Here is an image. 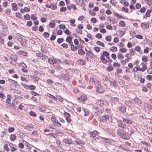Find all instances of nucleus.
<instances>
[{
    "label": "nucleus",
    "mask_w": 152,
    "mask_h": 152,
    "mask_svg": "<svg viewBox=\"0 0 152 152\" xmlns=\"http://www.w3.org/2000/svg\"><path fill=\"white\" fill-rule=\"evenodd\" d=\"M152 11L149 10H148L145 13L146 16H145L143 17V18H146V17H149L150 16V13Z\"/></svg>",
    "instance_id": "obj_40"
},
{
    "label": "nucleus",
    "mask_w": 152,
    "mask_h": 152,
    "mask_svg": "<svg viewBox=\"0 0 152 152\" xmlns=\"http://www.w3.org/2000/svg\"><path fill=\"white\" fill-rule=\"evenodd\" d=\"M17 136L15 134H12L10 135L9 139L11 142L14 141L17 139Z\"/></svg>",
    "instance_id": "obj_16"
},
{
    "label": "nucleus",
    "mask_w": 152,
    "mask_h": 152,
    "mask_svg": "<svg viewBox=\"0 0 152 152\" xmlns=\"http://www.w3.org/2000/svg\"><path fill=\"white\" fill-rule=\"evenodd\" d=\"M126 7L123 6L121 7V11L122 12H124L126 13H128L129 12V9Z\"/></svg>",
    "instance_id": "obj_27"
},
{
    "label": "nucleus",
    "mask_w": 152,
    "mask_h": 152,
    "mask_svg": "<svg viewBox=\"0 0 152 152\" xmlns=\"http://www.w3.org/2000/svg\"><path fill=\"white\" fill-rule=\"evenodd\" d=\"M132 70L133 71L135 72H137L138 71H141L142 72V68H140L138 66L135 67L132 69Z\"/></svg>",
    "instance_id": "obj_28"
},
{
    "label": "nucleus",
    "mask_w": 152,
    "mask_h": 152,
    "mask_svg": "<svg viewBox=\"0 0 152 152\" xmlns=\"http://www.w3.org/2000/svg\"><path fill=\"white\" fill-rule=\"evenodd\" d=\"M119 27H124L126 26V22L123 20H120L119 22Z\"/></svg>",
    "instance_id": "obj_18"
},
{
    "label": "nucleus",
    "mask_w": 152,
    "mask_h": 152,
    "mask_svg": "<svg viewBox=\"0 0 152 152\" xmlns=\"http://www.w3.org/2000/svg\"><path fill=\"white\" fill-rule=\"evenodd\" d=\"M109 50L112 52H116L118 51V48L116 46H113L110 48Z\"/></svg>",
    "instance_id": "obj_31"
},
{
    "label": "nucleus",
    "mask_w": 152,
    "mask_h": 152,
    "mask_svg": "<svg viewBox=\"0 0 152 152\" xmlns=\"http://www.w3.org/2000/svg\"><path fill=\"white\" fill-rule=\"evenodd\" d=\"M15 16L18 18L21 19L22 18V14L19 12H17L15 13Z\"/></svg>",
    "instance_id": "obj_41"
},
{
    "label": "nucleus",
    "mask_w": 152,
    "mask_h": 152,
    "mask_svg": "<svg viewBox=\"0 0 152 152\" xmlns=\"http://www.w3.org/2000/svg\"><path fill=\"white\" fill-rule=\"evenodd\" d=\"M145 109L149 112L152 111V107L149 104H145L144 105Z\"/></svg>",
    "instance_id": "obj_11"
},
{
    "label": "nucleus",
    "mask_w": 152,
    "mask_h": 152,
    "mask_svg": "<svg viewBox=\"0 0 152 152\" xmlns=\"http://www.w3.org/2000/svg\"><path fill=\"white\" fill-rule=\"evenodd\" d=\"M86 56L89 57L90 58L94 59H95L97 58V56L95 55L91 50L87 51L86 53Z\"/></svg>",
    "instance_id": "obj_5"
},
{
    "label": "nucleus",
    "mask_w": 152,
    "mask_h": 152,
    "mask_svg": "<svg viewBox=\"0 0 152 152\" xmlns=\"http://www.w3.org/2000/svg\"><path fill=\"white\" fill-rule=\"evenodd\" d=\"M105 40L108 42H110L112 39V36L110 35H108L105 37Z\"/></svg>",
    "instance_id": "obj_43"
},
{
    "label": "nucleus",
    "mask_w": 152,
    "mask_h": 152,
    "mask_svg": "<svg viewBox=\"0 0 152 152\" xmlns=\"http://www.w3.org/2000/svg\"><path fill=\"white\" fill-rule=\"evenodd\" d=\"M48 62L51 64H54L56 63V61L54 59L49 58H48Z\"/></svg>",
    "instance_id": "obj_37"
},
{
    "label": "nucleus",
    "mask_w": 152,
    "mask_h": 152,
    "mask_svg": "<svg viewBox=\"0 0 152 152\" xmlns=\"http://www.w3.org/2000/svg\"><path fill=\"white\" fill-rule=\"evenodd\" d=\"M118 110L121 113H124L126 111V108L124 105H122L119 107Z\"/></svg>",
    "instance_id": "obj_9"
},
{
    "label": "nucleus",
    "mask_w": 152,
    "mask_h": 152,
    "mask_svg": "<svg viewBox=\"0 0 152 152\" xmlns=\"http://www.w3.org/2000/svg\"><path fill=\"white\" fill-rule=\"evenodd\" d=\"M131 56L132 54L128 53H126L125 55V57H126L128 59H131L132 58L131 57Z\"/></svg>",
    "instance_id": "obj_58"
},
{
    "label": "nucleus",
    "mask_w": 152,
    "mask_h": 152,
    "mask_svg": "<svg viewBox=\"0 0 152 152\" xmlns=\"http://www.w3.org/2000/svg\"><path fill=\"white\" fill-rule=\"evenodd\" d=\"M64 116L68 123L71 122L72 120L70 118L71 115L69 114L64 111Z\"/></svg>",
    "instance_id": "obj_6"
},
{
    "label": "nucleus",
    "mask_w": 152,
    "mask_h": 152,
    "mask_svg": "<svg viewBox=\"0 0 152 152\" xmlns=\"http://www.w3.org/2000/svg\"><path fill=\"white\" fill-rule=\"evenodd\" d=\"M0 98L1 99V100L4 99L5 98V96L2 91L0 92Z\"/></svg>",
    "instance_id": "obj_49"
},
{
    "label": "nucleus",
    "mask_w": 152,
    "mask_h": 152,
    "mask_svg": "<svg viewBox=\"0 0 152 152\" xmlns=\"http://www.w3.org/2000/svg\"><path fill=\"white\" fill-rule=\"evenodd\" d=\"M49 26L51 28H54L56 26V23L55 20H51V21L49 23Z\"/></svg>",
    "instance_id": "obj_22"
},
{
    "label": "nucleus",
    "mask_w": 152,
    "mask_h": 152,
    "mask_svg": "<svg viewBox=\"0 0 152 152\" xmlns=\"http://www.w3.org/2000/svg\"><path fill=\"white\" fill-rule=\"evenodd\" d=\"M149 28V24L148 23H143V28L145 29H148Z\"/></svg>",
    "instance_id": "obj_44"
},
{
    "label": "nucleus",
    "mask_w": 152,
    "mask_h": 152,
    "mask_svg": "<svg viewBox=\"0 0 152 152\" xmlns=\"http://www.w3.org/2000/svg\"><path fill=\"white\" fill-rule=\"evenodd\" d=\"M94 50L97 53H99L100 51V48L98 47H96L94 48Z\"/></svg>",
    "instance_id": "obj_62"
},
{
    "label": "nucleus",
    "mask_w": 152,
    "mask_h": 152,
    "mask_svg": "<svg viewBox=\"0 0 152 152\" xmlns=\"http://www.w3.org/2000/svg\"><path fill=\"white\" fill-rule=\"evenodd\" d=\"M23 18L24 19L26 20H28L30 19V15L28 14H26L23 16Z\"/></svg>",
    "instance_id": "obj_50"
},
{
    "label": "nucleus",
    "mask_w": 152,
    "mask_h": 152,
    "mask_svg": "<svg viewBox=\"0 0 152 152\" xmlns=\"http://www.w3.org/2000/svg\"><path fill=\"white\" fill-rule=\"evenodd\" d=\"M78 53L80 55L82 56L84 54L85 52L83 50L80 49L78 50Z\"/></svg>",
    "instance_id": "obj_46"
},
{
    "label": "nucleus",
    "mask_w": 152,
    "mask_h": 152,
    "mask_svg": "<svg viewBox=\"0 0 152 152\" xmlns=\"http://www.w3.org/2000/svg\"><path fill=\"white\" fill-rule=\"evenodd\" d=\"M120 51L123 53H125L127 52V49L125 48H122L120 49Z\"/></svg>",
    "instance_id": "obj_59"
},
{
    "label": "nucleus",
    "mask_w": 152,
    "mask_h": 152,
    "mask_svg": "<svg viewBox=\"0 0 152 152\" xmlns=\"http://www.w3.org/2000/svg\"><path fill=\"white\" fill-rule=\"evenodd\" d=\"M51 120L54 126L58 127H60L61 126V124L57 120L56 118L54 116H52L51 117Z\"/></svg>",
    "instance_id": "obj_4"
},
{
    "label": "nucleus",
    "mask_w": 152,
    "mask_h": 152,
    "mask_svg": "<svg viewBox=\"0 0 152 152\" xmlns=\"http://www.w3.org/2000/svg\"><path fill=\"white\" fill-rule=\"evenodd\" d=\"M8 27L7 26H4L3 27L2 29V31L4 33L7 31Z\"/></svg>",
    "instance_id": "obj_45"
},
{
    "label": "nucleus",
    "mask_w": 152,
    "mask_h": 152,
    "mask_svg": "<svg viewBox=\"0 0 152 152\" xmlns=\"http://www.w3.org/2000/svg\"><path fill=\"white\" fill-rule=\"evenodd\" d=\"M15 128L14 127H9L8 128V130L9 133L15 131Z\"/></svg>",
    "instance_id": "obj_54"
},
{
    "label": "nucleus",
    "mask_w": 152,
    "mask_h": 152,
    "mask_svg": "<svg viewBox=\"0 0 152 152\" xmlns=\"http://www.w3.org/2000/svg\"><path fill=\"white\" fill-rule=\"evenodd\" d=\"M117 124L118 126L123 129L126 126V124L123 123L122 121L121 120H118L117 121Z\"/></svg>",
    "instance_id": "obj_12"
},
{
    "label": "nucleus",
    "mask_w": 152,
    "mask_h": 152,
    "mask_svg": "<svg viewBox=\"0 0 152 152\" xmlns=\"http://www.w3.org/2000/svg\"><path fill=\"white\" fill-rule=\"evenodd\" d=\"M72 38L71 36H68L66 37V41L68 43L72 44Z\"/></svg>",
    "instance_id": "obj_26"
},
{
    "label": "nucleus",
    "mask_w": 152,
    "mask_h": 152,
    "mask_svg": "<svg viewBox=\"0 0 152 152\" xmlns=\"http://www.w3.org/2000/svg\"><path fill=\"white\" fill-rule=\"evenodd\" d=\"M39 58H41L42 60L45 61L47 59L48 57L46 55L42 54L41 56Z\"/></svg>",
    "instance_id": "obj_55"
},
{
    "label": "nucleus",
    "mask_w": 152,
    "mask_h": 152,
    "mask_svg": "<svg viewBox=\"0 0 152 152\" xmlns=\"http://www.w3.org/2000/svg\"><path fill=\"white\" fill-rule=\"evenodd\" d=\"M61 46L64 49H67L68 48V45L67 43H63L61 45Z\"/></svg>",
    "instance_id": "obj_60"
},
{
    "label": "nucleus",
    "mask_w": 152,
    "mask_h": 152,
    "mask_svg": "<svg viewBox=\"0 0 152 152\" xmlns=\"http://www.w3.org/2000/svg\"><path fill=\"white\" fill-rule=\"evenodd\" d=\"M96 43L98 45L102 46V47H104V44L100 41H97Z\"/></svg>",
    "instance_id": "obj_47"
},
{
    "label": "nucleus",
    "mask_w": 152,
    "mask_h": 152,
    "mask_svg": "<svg viewBox=\"0 0 152 152\" xmlns=\"http://www.w3.org/2000/svg\"><path fill=\"white\" fill-rule=\"evenodd\" d=\"M77 62L80 65H84L86 64L85 60L83 59H80L77 61Z\"/></svg>",
    "instance_id": "obj_29"
},
{
    "label": "nucleus",
    "mask_w": 152,
    "mask_h": 152,
    "mask_svg": "<svg viewBox=\"0 0 152 152\" xmlns=\"http://www.w3.org/2000/svg\"><path fill=\"white\" fill-rule=\"evenodd\" d=\"M87 99L86 95L83 94L80 97L77 98V100L81 102H84Z\"/></svg>",
    "instance_id": "obj_7"
},
{
    "label": "nucleus",
    "mask_w": 152,
    "mask_h": 152,
    "mask_svg": "<svg viewBox=\"0 0 152 152\" xmlns=\"http://www.w3.org/2000/svg\"><path fill=\"white\" fill-rule=\"evenodd\" d=\"M117 134L121 138L124 140H129L130 138L128 134L121 129H118Z\"/></svg>",
    "instance_id": "obj_3"
},
{
    "label": "nucleus",
    "mask_w": 152,
    "mask_h": 152,
    "mask_svg": "<svg viewBox=\"0 0 152 152\" xmlns=\"http://www.w3.org/2000/svg\"><path fill=\"white\" fill-rule=\"evenodd\" d=\"M114 15L116 18L118 19H124L125 18L122 15H121L116 12H113Z\"/></svg>",
    "instance_id": "obj_23"
},
{
    "label": "nucleus",
    "mask_w": 152,
    "mask_h": 152,
    "mask_svg": "<svg viewBox=\"0 0 152 152\" xmlns=\"http://www.w3.org/2000/svg\"><path fill=\"white\" fill-rule=\"evenodd\" d=\"M141 47L139 46H137L134 48V50L135 51L139 52L140 54H142V53L141 51Z\"/></svg>",
    "instance_id": "obj_34"
},
{
    "label": "nucleus",
    "mask_w": 152,
    "mask_h": 152,
    "mask_svg": "<svg viewBox=\"0 0 152 152\" xmlns=\"http://www.w3.org/2000/svg\"><path fill=\"white\" fill-rule=\"evenodd\" d=\"M94 11H93L92 10H90L89 11V14L92 16H95L96 15V13L94 12Z\"/></svg>",
    "instance_id": "obj_51"
},
{
    "label": "nucleus",
    "mask_w": 152,
    "mask_h": 152,
    "mask_svg": "<svg viewBox=\"0 0 152 152\" xmlns=\"http://www.w3.org/2000/svg\"><path fill=\"white\" fill-rule=\"evenodd\" d=\"M69 22L70 23L71 26L74 27L76 26V25L74 24L75 22V19H71L69 20Z\"/></svg>",
    "instance_id": "obj_35"
},
{
    "label": "nucleus",
    "mask_w": 152,
    "mask_h": 152,
    "mask_svg": "<svg viewBox=\"0 0 152 152\" xmlns=\"http://www.w3.org/2000/svg\"><path fill=\"white\" fill-rule=\"evenodd\" d=\"M57 7L56 4H51V8L52 10H54L57 9Z\"/></svg>",
    "instance_id": "obj_57"
},
{
    "label": "nucleus",
    "mask_w": 152,
    "mask_h": 152,
    "mask_svg": "<svg viewBox=\"0 0 152 152\" xmlns=\"http://www.w3.org/2000/svg\"><path fill=\"white\" fill-rule=\"evenodd\" d=\"M63 142L66 144H72L73 143V141L71 139L64 138L63 140Z\"/></svg>",
    "instance_id": "obj_13"
},
{
    "label": "nucleus",
    "mask_w": 152,
    "mask_h": 152,
    "mask_svg": "<svg viewBox=\"0 0 152 152\" xmlns=\"http://www.w3.org/2000/svg\"><path fill=\"white\" fill-rule=\"evenodd\" d=\"M17 53L19 55H22L24 56H26L27 55V53L26 52L22 50H18Z\"/></svg>",
    "instance_id": "obj_21"
},
{
    "label": "nucleus",
    "mask_w": 152,
    "mask_h": 152,
    "mask_svg": "<svg viewBox=\"0 0 152 152\" xmlns=\"http://www.w3.org/2000/svg\"><path fill=\"white\" fill-rule=\"evenodd\" d=\"M118 59L119 60H121L124 58V56L121 53H118L117 55Z\"/></svg>",
    "instance_id": "obj_39"
},
{
    "label": "nucleus",
    "mask_w": 152,
    "mask_h": 152,
    "mask_svg": "<svg viewBox=\"0 0 152 152\" xmlns=\"http://www.w3.org/2000/svg\"><path fill=\"white\" fill-rule=\"evenodd\" d=\"M95 37L97 38L100 39L102 38V35L100 33H97Z\"/></svg>",
    "instance_id": "obj_61"
},
{
    "label": "nucleus",
    "mask_w": 152,
    "mask_h": 152,
    "mask_svg": "<svg viewBox=\"0 0 152 152\" xmlns=\"http://www.w3.org/2000/svg\"><path fill=\"white\" fill-rule=\"evenodd\" d=\"M119 32V36L120 37H121L123 35H124L126 33V32L125 31L122 30H120L118 31Z\"/></svg>",
    "instance_id": "obj_42"
},
{
    "label": "nucleus",
    "mask_w": 152,
    "mask_h": 152,
    "mask_svg": "<svg viewBox=\"0 0 152 152\" xmlns=\"http://www.w3.org/2000/svg\"><path fill=\"white\" fill-rule=\"evenodd\" d=\"M11 12V10L10 8H7L5 10V13L7 15H10Z\"/></svg>",
    "instance_id": "obj_56"
},
{
    "label": "nucleus",
    "mask_w": 152,
    "mask_h": 152,
    "mask_svg": "<svg viewBox=\"0 0 152 152\" xmlns=\"http://www.w3.org/2000/svg\"><path fill=\"white\" fill-rule=\"evenodd\" d=\"M89 83L90 84H94L96 88V92L99 94L103 93L105 91L104 88L100 85V82L97 80L95 78H92L90 79Z\"/></svg>",
    "instance_id": "obj_1"
},
{
    "label": "nucleus",
    "mask_w": 152,
    "mask_h": 152,
    "mask_svg": "<svg viewBox=\"0 0 152 152\" xmlns=\"http://www.w3.org/2000/svg\"><path fill=\"white\" fill-rule=\"evenodd\" d=\"M11 6H12V10L14 11H17L18 9L17 4L15 3L11 4Z\"/></svg>",
    "instance_id": "obj_17"
},
{
    "label": "nucleus",
    "mask_w": 152,
    "mask_h": 152,
    "mask_svg": "<svg viewBox=\"0 0 152 152\" xmlns=\"http://www.w3.org/2000/svg\"><path fill=\"white\" fill-rule=\"evenodd\" d=\"M109 116L107 115H105L100 118V121L104 123H105L109 119Z\"/></svg>",
    "instance_id": "obj_8"
},
{
    "label": "nucleus",
    "mask_w": 152,
    "mask_h": 152,
    "mask_svg": "<svg viewBox=\"0 0 152 152\" xmlns=\"http://www.w3.org/2000/svg\"><path fill=\"white\" fill-rule=\"evenodd\" d=\"M31 100H32L33 102L36 103L38 100V99L36 97L34 96H32V97L31 99Z\"/></svg>",
    "instance_id": "obj_52"
},
{
    "label": "nucleus",
    "mask_w": 152,
    "mask_h": 152,
    "mask_svg": "<svg viewBox=\"0 0 152 152\" xmlns=\"http://www.w3.org/2000/svg\"><path fill=\"white\" fill-rule=\"evenodd\" d=\"M70 48L71 50L74 51L77 49V47L73 44H70Z\"/></svg>",
    "instance_id": "obj_33"
},
{
    "label": "nucleus",
    "mask_w": 152,
    "mask_h": 152,
    "mask_svg": "<svg viewBox=\"0 0 152 152\" xmlns=\"http://www.w3.org/2000/svg\"><path fill=\"white\" fill-rule=\"evenodd\" d=\"M70 62L69 61L66 60H65V61L63 62V64L65 66H66L67 67H68V66H69L70 64Z\"/></svg>",
    "instance_id": "obj_38"
},
{
    "label": "nucleus",
    "mask_w": 152,
    "mask_h": 152,
    "mask_svg": "<svg viewBox=\"0 0 152 152\" xmlns=\"http://www.w3.org/2000/svg\"><path fill=\"white\" fill-rule=\"evenodd\" d=\"M100 54V60L103 64H105L107 63H111L113 61L110 58V53L104 50Z\"/></svg>",
    "instance_id": "obj_2"
},
{
    "label": "nucleus",
    "mask_w": 152,
    "mask_h": 152,
    "mask_svg": "<svg viewBox=\"0 0 152 152\" xmlns=\"http://www.w3.org/2000/svg\"><path fill=\"white\" fill-rule=\"evenodd\" d=\"M3 148L7 152H9L10 150V149L8 147V145L7 144L4 145L3 146Z\"/></svg>",
    "instance_id": "obj_48"
},
{
    "label": "nucleus",
    "mask_w": 152,
    "mask_h": 152,
    "mask_svg": "<svg viewBox=\"0 0 152 152\" xmlns=\"http://www.w3.org/2000/svg\"><path fill=\"white\" fill-rule=\"evenodd\" d=\"M46 96L48 97L53 99L55 101H56L57 100V98L56 97H55L54 96L51 95L50 94H46Z\"/></svg>",
    "instance_id": "obj_32"
},
{
    "label": "nucleus",
    "mask_w": 152,
    "mask_h": 152,
    "mask_svg": "<svg viewBox=\"0 0 152 152\" xmlns=\"http://www.w3.org/2000/svg\"><path fill=\"white\" fill-rule=\"evenodd\" d=\"M123 120L124 123L127 124H131L132 123V120L128 118H124Z\"/></svg>",
    "instance_id": "obj_15"
},
{
    "label": "nucleus",
    "mask_w": 152,
    "mask_h": 152,
    "mask_svg": "<svg viewBox=\"0 0 152 152\" xmlns=\"http://www.w3.org/2000/svg\"><path fill=\"white\" fill-rule=\"evenodd\" d=\"M12 98V97L11 95H7V98L6 100V102L8 104H7V106L10 105L9 104H11V99Z\"/></svg>",
    "instance_id": "obj_14"
},
{
    "label": "nucleus",
    "mask_w": 152,
    "mask_h": 152,
    "mask_svg": "<svg viewBox=\"0 0 152 152\" xmlns=\"http://www.w3.org/2000/svg\"><path fill=\"white\" fill-rule=\"evenodd\" d=\"M107 70L109 72H110L113 70V68L112 66H110L107 67Z\"/></svg>",
    "instance_id": "obj_63"
},
{
    "label": "nucleus",
    "mask_w": 152,
    "mask_h": 152,
    "mask_svg": "<svg viewBox=\"0 0 152 152\" xmlns=\"http://www.w3.org/2000/svg\"><path fill=\"white\" fill-rule=\"evenodd\" d=\"M75 142L76 144L80 145H83L85 144L84 142L83 141L79 140L78 139V140H75Z\"/></svg>",
    "instance_id": "obj_25"
},
{
    "label": "nucleus",
    "mask_w": 152,
    "mask_h": 152,
    "mask_svg": "<svg viewBox=\"0 0 152 152\" xmlns=\"http://www.w3.org/2000/svg\"><path fill=\"white\" fill-rule=\"evenodd\" d=\"M113 66L114 67H119L120 66V64L118 62H114L113 63Z\"/></svg>",
    "instance_id": "obj_64"
},
{
    "label": "nucleus",
    "mask_w": 152,
    "mask_h": 152,
    "mask_svg": "<svg viewBox=\"0 0 152 152\" xmlns=\"http://www.w3.org/2000/svg\"><path fill=\"white\" fill-rule=\"evenodd\" d=\"M37 17L35 16L34 14H32L31 16V20L34 21L37 20Z\"/></svg>",
    "instance_id": "obj_53"
},
{
    "label": "nucleus",
    "mask_w": 152,
    "mask_h": 152,
    "mask_svg": "<svg viewBox=\"0 0 152 152\" xmlns=\"http://www.w3.org/2000/svg\"><path fill=\"white\" fill-rule=\"evenodd\" d=\"M142 73H141L140 74L138 73L137 75V76H134V77L136 80L140 81L141 83H142Z\"/></svg>",
    "instance_id": "obj_10"
},
{
    "label": "nucleus",
    "mask_w": 152,
    "mask_h": 152,
    "mask_svg": "<svg viewBox=\"0 0 152 152\" xmlns=\"http://www.w3.org/2000/svg\"><path fill=\"white\" fill-rule=\"evenodd\" d=\"M31 78L32 80H33L34 81L37 82L39 80V78L36 76L34 75L32 76L31 77Z\"/></svg>",
    "instance_id": "obj_30"
},
{
    "label": "nucleus",
    "mask_w": 152,
    "mask_h": 152,
    "mask_svg": "<svg viewBox=\"0 0 152 152\" xmlns=\"http://www.w3.org/2000/svg\"><path fill=\"white\" fill-rule=\"evenodd\" d=\"M30 11V8L27 7H25L23 9H21L20 10V12L21 13H23L24 12H28Z\"/></svg>",
    "instance_id": "obj_20"
},
{
    "label": "nucleus",
    "mask_w": 152,
    "mask_h": 152,
    "mask_svg": "<svg viewBox=\"0 0 152 152\" xmlns=\"http://www.w3.org/2000/svg\"><path fill=\"white\" fill-rule=\"evenodd\" d=\"M96 104L100 106H102L104 105L103 101L100 99L97 100L96 102Z\"/></svg>",
    "instance_id": "obj_36"
},
{
    "label": "nucleus",
    "mask_w": 152,
    "mask_h": 152,
    "mask_svg": "<svg viewBox=\"0 0 152 152\" xmlns=\"http://www.w3.org/2000/svg\"><path fill=\"white\" fill-rule=\"evenodd\" d=\"M120 2L125 7H128L129 5V3L126 0H120Z\"/></svg>",
    "instance_id": "obj_19"
},
{
    "label": "nucleus",
    "mask_w": 152,
    "mask_h": 152,
    "mask_svg": "<svg viewBox=\"0 0 152 152\" xmlns=\"http://www.w3.org/2000/svg\"><path fill=\"white\" fill-rule=\"evenodd\" d=\"M98 132L96 130H94L90 133V136L92 137H95L98 134Z\"/></svg>",
    "instance_id": "obj_24"
}]
</instances>
